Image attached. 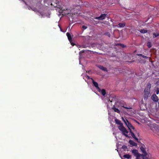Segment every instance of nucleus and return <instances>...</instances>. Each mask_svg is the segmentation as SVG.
<instances>
[{
	"mask_svg": "<svg viewBox=\"0 0 159 159\" xmlns=\"http://www.w3.org/2000/svg\"><path fill=\"white\" fill-rule=\"evenodd\" d=\"M60 1V0H55V3L54 2V4H53L52 0H45L44 1V2L45 6L47 7H48V5H51L53 6L54 7H57V8L60 9V10H65V9H63L62 7L59 5Z\"/></svg>",
	"mask_w": 159,
	"mask_h": 159,
	"instance_id": "obj_1",
	"label": "nucleus"
},
{
	"mask_svg": "<svg viewBox=\"0 0 159 159\" xmlns=\"http://www.w3.org/2000/svg\"><path fill=\"white\" fill-rule=\"evenodd\" d=\"M123 120L126 124V125L128 127V128L130 130V132L131 133V136L136 140L137 142L139 143L140 141H139L138 139L135 136L134 133L132 131L131 129H134V127L131 123L126 119L125 120L123 118Z\"/></svg>",
	"mask_w": 159,
	"mask_h": 159,
	"instance_id": "obj_2",
	"label": "nucleus"
},
{
	"mask_svg": "<svg viewBox=\"0 0 159 159\" xmlns=\"http://www.w3.org/2000/svg\"><path fill=\"white\" fill-rule=\"evenodd\" d=\"M115 121L116 124L120 125L118 127V128L120 131L122 132L123 134L126 137L130 138V137H129L127 134L128 133V131H127L126 129L123 126V125L121 123V121L118 119H116L115 120Z\"/></svg>",
	"mask_w": 159,
	"mask_h": 159,
	"instance_id": "obj_3",
	"label": "nucleus"
},
{
	"mask_svg": "<svg viewBox=\"0 0 159 159\" xmlns=\"http://www.w3.org/2000/svg\"><path fill=\"white\" fill-rule=\"evenodd\" d=\"M37 14L42 16H48V14L45 12L46 11H36Z\"/></svg>",
	"mask_w": 159,
	"mask_h": 159,
	"instance_id": "obj_4",
	"label": "nucleus"
},
{
	"mask_svg": "<svg viewBox=\"0 0 159 159\" xmlns=\"http://www.w3.org/2000/svg\"><path fill=\"white\" fill-rule=\"evenodd\" d=\"M150 92V91L149 90V89L148 90H146V89H144V94L143 96V98L144 100H146L149 97Z\"/></svg>",
	"mask_w": 159,
	"mask_h": 159,
	"instance_id": "obj_5",
	"label": "nucleus"
},
{
	"mask_svg": "<svg viewBox=\"0 0 159 159\" xmlns=\"http://www.w3.org/2000/svg\"><path fill=\"white\" fill-rule=\"evenodd\" d=\"M91 79L93 80L92 82L94 86L97 88L98 90V91L99 92H100L101 91V89L99 87L98 83L97 82H95L92 78H91Z\"/></svg>",
	"mask_w": 159,
	"mask_h": 159,
	"instance_id": "obj_6",
	"label": "nucleus"
},
{
	"mask_svg": "<svg viewBox=\"0 0 159 159\" xmlns=\"http://www.w3.org/2000/svg\"><path fill=\"white\" fill-rule=\"evenodd\" d=\"M106 14H102L99 17H96L95 19L97 20H102L105 18V17L107 16Z\"/></svg>",
	"mask_w": 159,
	"mask_h": 159,
	"instance_id": "obj_7",
	"label": "nucleus"
},
{
	"mask_svg": "<svg viewBox=\"0 0 159 159\" xmlns=\"http://www.w3.org/2000/svg\"><path fill=\"white\" fill-rule=\"evenodd\" d=\"M151 99L154 102H158L159 99L158 97L155 94H153L151 97Z\"/></svg>",
	"mask_w": 159,
	"mask_h": 159,
	"instance_id": "obj_8",
	"label": "nucleus"
},
{
	"mask_svg": "<svg viewBox=\"0 0 159 159\" xmlns=\"http://www.w3.org/2000/svg\"><path fill=\"white\" fill-rule=\"evenodd\" d=\"M141 156L142 157L143 159H149L150 157L149 154L147 153V154L143 153L141 154Z\"/></svg>",
	"mask_w": 159,
	"mask_h": 159,
	"instance_id": "obj_9",
	"label": "nucleus"
},
{
	"mask_svg": "<svg viewBox=\"0 0 159 159\" xmlns=\"http://www.w3.org/2000/svg\"><path fill=\"white\" fill-rule=\"evenodd\" d=\"M140 149L142 152L143 153L147 154L146 151L145 150V147L144 144H143L140 147Z\"/></svg>",
	"mask_w": 159,
	"mask_h": 159,
	"instance_id": "obj_10",
	"label": "nucleus"
},
{
	"mask_svg": "<svg viewBox=\"0 0 159 159\" xmlns=\"http://www.w3.org/2000/svg\"><path fill=\"white\" fill-rule=\"evenodd\" d=\"M59 11L58 14V16H60L61 15H62V16H64L68 15L69 14V13H67L66 14H65V12H63V11Z\"/></svg>",
	"mask_w": 159,
	"mask_h": 159,
	"instance_id": "obj_11",
	"label": "nucleus"
},
{
	"mask_svg": "<svg viewBox=\"0 0 159 159\" xmlns=\"http://www.w3.org/2000/svg\"><path fill=\"white\" fill-rule=\"evenodd\" d=\"M129 143L132 146L137 147V143L132 140H130L129 141Z\"/></svg>",
	"mask_w": 159,
	"mask_h": 159,
	"instance_id": "obj_12",
	"label": "nucleus"
},
{
	"mask_svg": "<svg viewBox=\"0 0 159 159\" xmlns=\"http://www.w3.org/2000/svg\"><path fill=\"white\" fill-rule=\"evenodd\" d=\"M132 152L134 154V156H136V157L140 154L139 153L138 150L136 149L133 150L132 151Z\"/></svg>",
	"mask_w": 159,
	"mask_h": 159,
	"instance_id": "obj_13",
	"label": "nucleus"
},
{
	"mask_svg": "<svg viewBox=\"0 0 159 159\" xmlns=\"http://www.w3.org/2000/svg\"><path fill=\"white\" fill-rule=\"evenodd\" d=\"M98 67L100 69L105 71L107 72L108 71L107 69V68L104 67L102 66L99 65V66H98Z\"/></svg>",
	"mask_w": 159,
	"mask_h": 159,
	"instance_id": "obj_14",
	"label": "nucleus"
},
{
	"mask_svg": "<svg viewBox=\"0 0 159 159\" xmlns=\"http://www.w3.org/2000/svg\"><path fill=\"white\" fill-rule=\"evenodd\" d=\"M66 35L67 36V38L69 41L70 42L72 41V37L70 34L68 32H67L66 34Z\"/></svg>",
	"mask_w": 159,
	"mask_h": 159,
	"instance_id": "obj_15",
	"label": "nucleus"
},
{
	"mask_svg": "<svg viewBox=\"0 0 159 159\" xmlns=\"http://www.w3.org/2000/svg\"><path fill=\"white\" fill-rule=\"evenodd\" d=\"M123 157L125 158L129 159L131 158V156L130 155L128 154H125L123 155Z\"/></svg>",
	"mask_w": 159,
	"mask_h": 159,
	"instance_id": "obj_16",
	"label": "nucleus"
},
{
	"mask_svg": "<svg viewBox=\"0 0 159 159\" xmlns=\"http://www.w3.org/2000/svg\"><path fill=\"white\" fill-rule=\"evenodd\" d=\"M100 92H101V94L103 96H105L106 93V90L104 89H102V90L101 89V91Z\"/></svg>",
	"mask_w": 159,
	"mask_h": 159,
	"instance_id": "obj_17",
	"label": "nucleus"
},
{
	"mask_svg": "<svg viewBox=\"0 0 159 159\" xmlns=\"http://www.w3.org/2000/svg\"><path fill=\"white\" fill-rule=\"evenodd\" d=\"M151 88V84L150 83H148L147 85V87L145 88L146 90H148L149 89L150 91V88Z\"/></svg>",
	"mask_w": 159,
	"mask_h": 159,
	"instance_id": "obj_18",
	"label": "nucleus"
},
{
	"mask_svg": "<svg viewBox=\"0 0 159 159\" xmlns=\"http://www.w3.org/2000/svg\"><path fill=\"white\" fill-rule=\"evenodd\" d=\"M118 25L120 27H124L125 25V22L123 23H119L118 24Z\"/></svg>",
	"mask_w": 159,
	"mask_h": 159,
	"instance_id": "obj_19",
	"label": "nucleus"
},
{
	"mask_svg": "<svg viewBox=\"0 0 159 159\" xmlns=\"http://www.w3.org/2000/svg\"><path fill=\"white\" fill-rule=\"evenodd\" d=\"M139 31L141 33L144 34L147 33L148 32V30H145L144 29H143L140 30Z\"/></svg>",
	"mask_w": 159,
	"mask_h": 159,
	"instance_id": "obj_20",
	"label": "nucleus"
},
{
	"mask_svg": "<svg viewBox=\"0 0 159 159\" xmlns=\"http://www.w3.org/2000/svg\"><path fill=\"white\" fill-rule=\"evenodd\" d=\"M159 36V33H154L153 34V37L154 38L156 37Z\"/></svg>",
	"mask_w": 159,
	"mask_h": 159,
	"instance_id": "obj_21",
	"label": "nucleus"
},
{
	"mask_svg": "<svg viewBox=\"0 0 159 159\" xmlns=\"http://www.w3.org/2000/svg\"><path fill=\"white\" fill-rule=\"evenodd\" d=\"M137 55L138 56H141L142 57H143V58H144L147 59V58H148V57H147L146 56L143 55L142 54H138Z\"/></svg>",
	"mask_w": 159,
	"mask_h": 159,
	"instance_id": "obj_22",
	"label": "nucleus"
},
{
	"mask_svg": "<svg viewBox=\"0 0 159 159\" xmlns=\"http://www.w3.org/2000/svg\"><path fill=\"white\" fill-rule=\"evenodd\" d=\"M114 111L115 112H116L118 113H119L120 112V111L118 109L115 107L114 108Z\"/></svg>",
	"mask_w": 159,
	"mask_h": 159,
	"instance_id": "obj_23",
	"label": "nucleus"
},
{
	"mask_svg": "<svg viewBox=\"0 0 159 159\" xmlns=\"http://www.w3.org/2000/svg\"><path fill=\"white\" fill-rule=\"evenodd\" d=\"M147 46L148 47V48H150L151 46V44L150 42H148L147 43Z\"/></svg>",
	"mask_w": 159,
	"mask_h": 159,
	"instance_id": "obj_24",
	"label": "nucleus"
},
{
	"mask_svg": "<svg viewBox=\"0 0 159 159\" xmlns=\"http://www.w3.org/2000/svg\"><path fill=\"white\" fill-rule=\"evenodd\" d=\"M152 131H154L155 133L159 135V129H156V131H154L153 130H152Z\"/></svg>",
	"mask_w": 159,
	"mask_h": 159,
	"instance_id": "obj_25",
	"label": "nucleus"
},
{
	"mask_svg": "<svg viewBox=\"0 0 159 159\" xmlns=\"http://www.w3.org/2000/svg\"><path fill=\"white\" fill-rule=\"evenodd\" d=\"M118 45L120 46H121V47L124 48L126 47L124 45V44H121V43H118L117 44Z\"/></svg>",
	"mask_w": 159,
	"mask_h": 159,
	"instance_id": "obj_26",
	"label": "nucleus"
},
{
	"mask_svg": "<svg viewBox=\"0 0 159 159\" xmlns=\"http://www.w3.org/2000/svg\"><path fill=\"white\" fill-rule=\"evenodd\" d=\"M105 34L107 36L109 37H110L111 34L109 32H107Z\"/></svg>",
	"mask_w": 159,
	"mask_h": 159,
	"instance_id": "obj_27",
	"label": "nucleus"
},
{
	"mask_svg": "<svg viewBox=\"0 0 159 159\" xmlns=\"http://www.w3.org/2000/svg\"><path fill=\"white\" fill-rule=\"evenodd\" d=\"M122 148L125 150V149L127 148V147L125 145H123L122 146Z\"/></svg>",
	"mask_w": 159,
	"mask_h": 159,
	"instance_id": "obj_28",
	"label": "nucleus"
},
{
	"mask_svg": "<svg viewBox=\"0 0 159 159\" xmlns=\"http://www.w3.org/2000/svg\"><path fill=\"white\" fill-rule=\"evenodd\" d=\"M82 28L84 30H85L87 28V26L85 25H83L82 26Z\"/></svg>",
	"mask_w": 159,
	"mask_h": 159,
	"instance_id": "obj_29",
	"label": "nucleus"
},
{
	"mask_svg": "<svg viewBox=\"0 0 159 159\" xmlns=\"http://www.w3.org/2000/svg\"><path fill=\"white\" fill-rule=\"evenodd\" d=\"M149 9H151V10H153L154 9L153 7L152 6H150V7H149Z\"/></svg>",
	"mask_w": 159,
	"mask_h": 159,
	"instance_id": "obj_30",
	"label": "nucleus"
},
{
	"mask_svg": "<svg viewBox=\"0 0 159 159\" xmlns=\"http://www.w3.org/2000/svg\"><path fill=\"white\" fill-rule=\"evenodd\" d=\"M134 131L135 132V134H136L137 135H138V136H139V133L138 132H137L136 130V131Z\"/></svg>",
	"mask_w": 159,
	"mask_h": 159,
	"instance_id": "obj_31",
	"label": "nucleus"
},
{
	"mask_svg": "<svg viewBox=\"0 0 159 159\" xmlns=\"http://www.w3.org/2000/svg\"><path fill=\"white\" fill-rule=\"evenodd\" d=\"M141 156V154L139 155H138V156H137V157H136V159H140V157Z\"/></svg>",
	"mask_w": 159,
	"mask_h": 159,
	"instance_id": "obj_32",
	"label": "nucleus"
},
{
	"mask_svg": "<svg viewBox=\"0 0 159 159\" xmlns=\"http://www.w3.org/2000/svg\"><path fill=\"white\" fill-rule=\"evenodd\" d=\"M159 93V89H157V91L156 92V94H158Z\"/></svg>",
	"mask_w": 159,
	"mask_h": 159,
	"instance_id": "obj_33",
	"label": "nucleus"
},
{
	"mask_svg": "<svg viewBox=\"0 0 159 159\" xmlns=\"http://www.w3.org/2000/svg\"><path fill=\"white\" fill-rule=\"evenodd\" d=\"M124 107L126 109H131L130 108L127 107Z\"/></svg>",
	"mask_w": 159,
	"mask_h": 159,
	"instance_id": "obj_34",
	"label": "nucleus"
},
{
	"mask_svg": "<svg viewBox=\"0 0 159 159\" xmlns=\"http://www.w3.org/2000/svg\"><path fill=\"white\" fill-rule=\"evenodd\" d=\"M117 0H115V1H114L115 2H117Z\"/></svg>",
	"mask_w": 159,
	"mask_h": 159,
	"instance_id": "obj_35",
	"label": "nucleus"
},
{
	"mask_svg": "<svg viewBox=\"0 0 159 159\" xmlns=\"http://www.w3.org/2000/svg\"><path fill=\"white\" fill-rule=\"evenodd\" d=\"M66 10H70V9L68 10L67 9H66Z\"/></svg>",
	"mask_w": 159,
	"mask_h": 159,
	"instance_id": "obj_36",
	"label": "nucleus"
},
{
	"mask_svg": "<svg viewBox=\"0 0 159 159\" xmlns=\"http://www.w3.org/2000/svg\"><path fill=\"white\" fill-rule=\"evenodd\" d=\"M75 9V8H73L72 9H73V10H74V9Z\"/></svg>",
	"mask_w": 159,
	"mask_h": 159,
	"instance_id": "obj_37",
	"label": "nucleus"
}]
</instances>
